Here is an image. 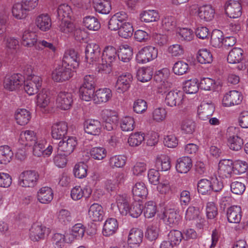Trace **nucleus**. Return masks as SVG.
<instances>
[{"label": "nucleus", "mask_w": 248, "mask_h": 248, "mask_svg": "<svg viewBox=\"0 0 248 248\" xmlns=\"http://www.w3.org/2000/svg\"><path fill=\"white\" fill-rule=\"evenodd\" d=\"M158 12L155 10L145 11L140 15L141 21L145 22H154L159 19Z\"/></svg>", "instance_id": "53"}, {"label": "nucleus", "mask_w": 248, "mask_h": 248, "mask_svg": "<svg viewBox=\"0 0 248 248\" xmlns=\"http://www.w3.org/2000/svg\"><path fill=\"white\" fill-rule=\"evenodd\" d=\"M197 57L198 62L202 64L210 63L213 61L212 54L207 49H200Z\"/></svg>", "instance_id": "49"}, {"label": "nucleus", "mask_w": 248, "mask_h": 248, "mask_svg": "<svg viewBox=\"0 0 248 248\" xmlns=\"http://www.w3.org/2000/svg\"><path fill=\"white\" fill-rule=\"evenodd\" d=\"M37 104L40 108H45L49 103V98L46 91H42L36 96Z\"/></svg>", "instance_id": "64"}, {"label": "nucleus", "mask_w": 248, "mask_h": 248, "mask_svg": "<svg viewBox=\"0 0 248 248\" xmlns=\"http://www.w3.org/2000/svg\"><path fill=\"white\" fill-rule=\"evenodd\" d=\"M77 145L76 137H69L66 140L62 139L58 144V151L65 156H68L73 153Z\"/></svg>", "instance_id": "8"}, {"label": "nucleus", "mask_w": 248, "mask_h": 248, "mask_svg": "<svg viewBox=\"0 0 248 248\" xmlns=\"http://www.w3.org/2000/svg\"><path fill=\"white\" fill-rule=\"evenodd\" d=\"M80 98L86 101H93L95 94V89L85 88L84 86H80L79 89Z\"/></svg>", "instance_id": "51"}, {"label": "nucleus", "mask_w": 248, "mask_h": 248, "mask_svg": "<svg viewBox=\"0 0 248 248\" xmlns=\"http://www.w3.org/2000/svg\"><path fill=\"white\" fill-rule=\"evenodd\" d=\"M132 192L135 199H139L138 198L143 199L148 194L147 189L142 182L137 183L133 187Z\"/></svg>", "instance_id": "41"}, {"label": "nucleus", "mask_w": 248, "mask_h": 248, "mask_svg": "<svg viewBox=\"0 0 248 248\" xmlns=\"http://www.w3.org/2000/svg\"><path fill=\"white\" fill-rule=\"evenodd\" d=\"M192 166V161L190 157L183 156L177 159L175 166L176 170L180 173H186Z\"/></svg>", "instance_id": "23"}, {"label": "nucleus", "mask_w": 248, "mask_h": 248, "mask_svg": "<svg viewBox=\"0 0 248 248\" xmlns=\"http://www.w3.org/2000/svg\"><path fill=\"white\" fill-rule=\"evenodd\" d=\"M172 70L175 74L183 75L187 72L189 70V66L187 63L180 61L175 63Z\"/></svg>", "instance_id": "55"}, {"label": "nucleus", "mask_w": 248, "mask_h": 248, "mask_svg": "<svg viewBox=\"0 0 248 248\" xmlns=\"http://www.w3.org/2000/svg\"><path fill=\"white\" fill-rule=\"evenodd\" d=\"M164 215L170 225L177 224L180 219V216L178 212L174 209L167 210Z\"/></svg>", "instance_id": "48"}, {"label": "nucleus", "mask_w": 248, "mask_h": 248, "mask_svg": "<svg viewBox=\"0 0 248 248\" xmlns=\"http://www.w3.org/2000/svg\"><path fill=\"white\" fill-rule=\"evenodd\" d=\"M152 77V74L150 68H141L137 71V79L142 82H145L150 80Z\"/></svg>", "instance_id": "54"}, {"label": "nucleus", "mask_w": 248, "mask_h": 248, "mask_svg": "<svg viewBox=\"0 0 248 248\" xmlns=\"http://www.w3.org/2000/svg\"><path fill=\"white\" fill-rule=\"evenodd\" d=\"M133 80V77L130 73L123 74L118 78L115 88L119 93H124L128 90Z\"/></svg>", "instance_id": "16"}, {"label": "nucleus", "mask_w": 248, "mask_h": 248, "mask_svg": "<svg viewBox=\"0 0 248 248\" xmlns=\"http://www.w3.org/2000/svg\"><path fill=\"white\" fill-rule=\"evenodd\" d=\"M51 136L55 140L66 139L65 135L68 130V125L64 122H59L53 124L51 126Z\"/></svg>", "instance_id": "14"}, {"label": "nucleus", "mask_w": 248, "mask_h": 248, "mask_svg": "<svg viewBox=\"0 0 248 248\" xmlns=\"http://www.w3.org/2000/svg\"><path fill=\"white\" fill-rule=\"evenodd\" d=\"M144 140L143 133L136 132L130 135L128 140V142L131 146H137L140 145Z\"/></svg>", "instance_id": "56"}, {"label": "nucleus", "mask_w": 248, "mask_h": 248, "mask_svg": "<svg viewBox=\"0 0 248 248\" xmlns=\"http://www.w3.org/2000/svg\"><path fill=\"white\" fill-rule=\"evenodd\" d=\"M23 81L24 89L30 95L37 93L42 86L41 78L36 75H33L31 78H26V80L24 79Z\"/></svg>", "instance_id": "5"}, {"label": "nucleus", "mask_w": 248, "mask_h": 248, "mask_svg": "<svg viewBox=\"0 0 248 248\" xmlns=\"http://www.w3.org/2000/svg\"><path fill=\"white\" fill-rule=\"evenodd\" d=\"M112 96L111 90L108 88L99 89L95 92L93 102L95 104H100L108 102Z\"/></svg>", "instance_id": "25"}, {"label": "nucleus", "mask_w": 248, "mask_h": 248, "mask_svg": "<svg viewBox=\"0 0 248 248\" xmlns=\"http://www.w3.org/2000/svg\"><path fill=\"white\" fill-rule=\"evenodd\" d=\"M199 88V85L197 78L191 79L186 81L183 87L184 91L189 94L196 93L198 91Z\"/></svg>", "instance_id": "50"}, {"label": "nucleus", "mask_w": 248, "mask_h": 248, "mask_svg": "<svg viewBox=\"0 0 248 248\" xmlns=\"http://www.w3.org/2000/svg\"><path fill=\"white\" fill-rule=\"evenodd\" d=\"M133 55L132 47L128 45L122 46L118 51L119 59L124 62H127L131 60Z\"/></svg>", "instance_id": "39"}, {"label": "nucleus", "mask_w": 248, "mask_h": 248, "mask_svg": "<svg viewBox=\"0 0 248 248\" xmlns=\"http://www.w3.org/2000/svg\"><path fill=\"white\" fill-rule=\"evenodd\" d=\"M58 26L59 27L60 31L65 33L73 32L74 31V35H78L81 33V31L80 29H76L75 26L70 19H63L62 20H58Z\"/></svg>", "instance_id": "24"}, {"label": "nucleus", "mask_w": 248, "mask_h": 248, "mask_svg": "<svg viewBox=\"0 0 248 248\" xmlns=\"http://www.w3.org/2000/svg\"><path fill=\"white\" fill-rule=\"evenodd\" d=\"M13 156V153L7 145L0 146V164H7Z\"/></svg>", "instance_id": "44"}, {"label": "nucleus", "mask_w": 248, "mask_h": 248, "mask_svg": "<svg viewBox=\"0 0 248 248\" xmlns=\"http://www.w3.org/2000/svg\"><path fill=\"white\" fill-rule=\"evenodd\" d=\"M38 201L43 204H47L52 200L53 193L51 188L43 187L40 189L37 193Z\"/></svg>", "instance_id": "28"}, {"label": "nucleus", "mask_w": 248, "mask_h": 248, "mask_svg": "<svg viewBox=\"0 0 248 248\" xmlns=\"http://www.w3.org/2000/svg\"><path fill=\"white\" fill-rule=\"evenodd\" d=\"M90 155L92 157L96 160L104 159L107 155L106 150L103 147H94L90 150Z\"/></svg>", "instance_id": "61"}, {"label": "nucleus", "mask_w": 248, "mask_h": 248, "mask_svg": "<svg viewBox=\"0 0 248 248\" xmlns=\"http://www.w3.org/2000/svg\"><path fill=\"white\" fill-rule=\"evenodd\" d=\"M133 28L129 22H124L122 24L118 31L119 35L124 38H128L132 36Z\"/></svg>", "instance_id": "52"}, {"label": "nucleus", "mask_w": 248, "mask_h": 248, "mask_svg": "<svg viewBox=\"0 0 248 248\" xmlns=\"http://www.w3.org/2000/svg\"><path fill=\"white\" fill-rule=\"evenodd\" d=\"M211 181L206 179H202L197 184L199 193L202 195L210 194L212 192Z\"/></svg>", "instance_id": "47"}, {"label": "nucleus", "mask_w": 248, "mask_h": 248, "mask_svg": "<svg viewBox=\"0 0 248 248\" xmlns=\"http://www.w3.org/2000/svg\"><path fill=\"white\" fill-rule=\"evenodd\" d=\"M118 57V52L112 46L105 47L101 55V63L98 66V72L108 74L111 71V64Z\"/></svg>", "instance_id": "1"}, {"label": "nucleus", "mask_w": 248, "mask_h": 248, "mask_svg": "<svg viewBox=\"0 0 248 248\" xmlns=\"http://www.w3.org/2000/svg\"><path fill=\"white\" fill-rule=\"evenodd\" d=\"M143 237V233L140 229L133 228L129 232L128 243L129 244L139 245L142 242Z\"/></svg>", "instance_id": "36"}, {"label": "nucleus", "mask_w": 248, "mask_h": 248, "mask_svg": "<svg viewBox=\"0 0 248 248\" xmlns=\"http://www.w3.org/2000/svg\"><path fill=\"white\" fill-rule=\"evenodd\" d=\"M198 15L204 21H211L214 17L215 10L211 5H204L199 8Z\"/></svg>", "instance_id": "35"}, {"label": "nucleus", "mask_w": 248, "mask_h": 248, "mask_svg": "<svg viewBox=\"0 0 248 248\" xmlns=\"http://www.w3.org/2000/svg\"><path fill=\"white\" fill-rule=\"evenodd\" d=\"M243 59V50L238 47L233 48L229 52L227 61L229 63L234 64L240 62Z\"/></svg>", "instance_id": "38"}, {"label": "nucleus", "mask_w": 248, "mask_h": 248, "mask_svg": "<svg viewBox=\"0 0 248 248\" xmlns=\"http://www.w3.org/2000/svg\"><path fill=\"white\" fill-rule=\"evenodd\" d=\"M24 78L20 74H14L11 76L5 77L3 82L4 87L9 91H14L18 88L22 84Z\"/></svg>", "instance_id": "13"}, {"label": "nucleus", "mask_w": 248, "mask_h": 248, "mask_svg": "<svg viewBox=\"0 0 248 248\" xmlns=\"http://www.w3.org/2000/svg\"><path fill=\"white\" fill-rule=\"evenodd\" d=\"M71 68L62 64L58 66L52 73V78L56 82H63L69 80L73 76Z\"/></svg>", "instance_id": "7"}, {"label": "nucleus", "mask_w": 248, "mask_h": 248, "mask_svg": "<svg viewBox=\"0 0 248 248\" xmlns=\"http://www.w3.org/2000/svg\"><path fill=\"white\" fill-rule=\"evenodd\" d=\"M134 119L130 116L124 118L121 122V127L123 131H130L134 128Z\"/></svg>", "instance_id": "62"}, {"label": "nucleus", "mask_w": 248, "mask_h": 248, "mask_svg": "<svg viewBox=\"0 0 248 248\" xmlns=\"http://www.w3.org/2000/svg\"><path fill=\"white\" fill-rule=\"evenodd\" d=\"M233 173L240 174L245 173L248 168V165L245 161L237 160L233 163Z\"/></svg>", "instance_id": "63"}, {"label": "nucleus", "mask_w": 248, "mask_h": 248, "mask_svg": "<svg viewBox=\"0 0 248 248\" xmlns=\"http://www.w3.org/2000/svg\"><path fill=\"white\" fill-rule=\"evenodd\" d=\"M4 42L5 49L8 52L16 50L19 46L18 40L13 37H5Z\"/></svg>", "instance_id": "59"}, {"label": "nucleus", "mask_w": 248, "mask_h": 248, "mask_svg": "<svg viewBox=\"0 0 248 248\" xmlns=\"http://www.w3.org/2000/svg\"><path fill=\"white\" fill-rule=\"evenodd\" d=\"M37 42V36L35 32L29 30L24 31L22 37V44L27 47H32Z\"/></svg>", "instance_id": "32"}, {"label": "nucleus", "mask_w": 248, "mask_h": 248, "mask_svg": "<svg viewBox=\"0 0 248 248\" xmlns=\"http://www.w3.org/2000/svg\"><path fill=\"white\" fill-rule=\"evenodd\" d=\"M224 35L222 31L219 30L213 31L210 38V43L215 47L223 46Z\"/></svg>", "instance_id": "43"}, {"label": "nucleus", "mask_w": 248, "mask_h": 248, "mask_svg": "<svg viewBox=\"0 0 248 248\" xmlns=\"http://www.w3.org/2000/svg\"><path fill=\"white\" fill-rule=\"evenodd\" d=\"M156 213V204L153 201L146 203L143 209L144 216L146 218H151L155 216Z\"/></svg>", "instance_id": "57"}, {"label": "nucleus", "mask_w": 248, "mask_h": 248, "mask_svg": "<svg viewBox=\"0 0 248 248\" xmlns=\"http://www.w3.org/2000/svg\"><path fill=\"white\" fill-rule=\"evenodd\" d=\"M224 9L226 14L230 18H238L242 15L241 5L237 0H229L226 1Z\"/></svg>", "instance_id": "11"}, {"label": "nucleus", "mask_w": 248, "mask_h": 248, "mask_svg": "<svg viewBox=\"0 0 248 248\" xmlns=\"http://www.w3.org/2000/svg\"><path fill=\"white\" fill-rule=\"evenodd\" d=\"M155 167L158 170L167 171L170 169L171 164L170 157L165 155H160L156 157Z\"/></svg>", "instance_id": "33"}, {"label": "nucleus", "mask_w": 248, "mask_h": 248, "mask_svg": "<svg viewBox=\"0 0 248 248\" xmlns=\"http://www.w3.org/2000/svg\"><path fill=\"white\" fill-rule=\"evenodd\" d=\"M103 113L107 116L106 118L104 117V128L108 131L113 130L116 127V124L118 121V116L115 112H112L108 110L103 111Z\"/></svg>", "instance_id": "21"}, {"label": "nucleus", "mask_w": 248, "mask_h": 248, "mask_svg": "<svg viewBox=\"0 0 248 248\" xmlns=\"http://www.w3.org/2000/svg\"><path fill=\"white\" fill-rule=\"evenodd\" d=\"M116 202L118 208L123 216L127 215L129 206L128 199L125 195H119L116 197Z\"/></svg>", "instance_id": "42"}, {"label": "nucleus", "mask_w": 248, "mask_h": 248, "mask_svg": "<svg viewBox=\"0 0 248 248\" xmlns=\"http://www.w3.org/2000/svg\"><path fill=\"white\" fill-rule=\"evenodd\" d=\"M29 11L23 5L22 2L15 3L12 9L13 16L17 19H23L26 17Z\"/></svg>", "instance_id": "46"}, {"label": "nucleus", "mask_w": 248, "mask_h": 248, "mask_svg": "<svg viewBox=\"0 0 248 248\" xmlns=\"http://www.w3.org/2000/svg\"><path fill=\"white\" fill-rule=\"evenodd\" d=\"M118 228L117 220L114 218H109L105 221L102 232L104 236H109L114 234Z\"/></svg>", "instance_id": "31"}, {"label": "nucleus", "mask_w": 248, "mask_h": 248, "mask_svg": "<svg viewBox=\"0 0 248 248\" xmlns=\"http://www.w3.org/2000/svg\"><path fill=\"white\" fill-rule=\"evenodd\" d=\"M101 48L99 46L94 43L89 44L85 49V58L87 62L91 63H96L98 66L101 63Z\"/></svg>", "instance_id": "4"}, {"label": "nucleus", "mask_w": 248, "mask_h": 248, "mask_svg": "<svg viewBox=\"0 0 248 248\" xmlns=\"http://www.w3.org/2000/svg\"><path fill=\"white\" fill-rule=\"evenodd\" d=\"M232 172H233V162L230 159H223L219 162L218 172L222 178L231 177Z\"/></svg>", "instance_id": "18"}, {"label": "nucleus", "mask_w": 248, "mask_h": 248, "mask_svg": "<svg viewBox=\"0 0 248 248\" xmlns=\"http://www.w3.org/2000/svg\"><path fill=\"white\" fill-rule=\"evenodd\" d=\"M93 4L95 11L102 14H108L111 10L110 0H93Z\"/></svg>", "instance_id": "30"}, {"label": "nucleus", "mask_w": 248, "mask_h": 248, "mask_svg": "<svg viewBox=\"0 0 248 248\" xmlns=\"http://www.w3.org/2000/svg\"><path fill=\"white\" fill-rule=\"evenodd\" d=\"M20 143L25 146H32L38 140L36 133L32 130H25L20 133L19 137Z\"/></svg>", "instance_id": "22"}, {"label": "nucleus", "mask_w": 248, "mask_h": 248, "mask_svg": "<svg viewBox=\"0 0 248 248\" xmlns=\"http://www.w3.org/2000/svg\"><path fill=\"white\" fill-rule=\"evenodd\" d=\"M30 232V238L33 241L43 240L49 233L48 228L38 223L33 224Z\"/></svg>", "instance_id": "6"}, {"label": "nucleus", "mask_w": 248, "mask_h": 248, "mask_svg": "<svg viewBox=\"0 0 248 248\" xmlns=\"http://www.w3.org/2000/svg\"><path fill=\"white\" fill-rule=\"evenodd\" d=\"M88 214L90 218L92 221H101L104 216L103 208L98 203H93L90 206Z\"/></svg>", "instance_id": "29"}, {"label": "nucleus", "mask_w": 248, "mask_h": 248, "mask_svg": "<svg viewBox=\"0 0 248 248\" xmlns=\"http://www.w3.org/2000/svg\"><path fill=\"white\" fill-rule=\"evenodd\" d=\"M236 130L235 127H231L228 128L227 130V135L229 137L228 138V145L230 149L238 151L242 149L244 142L242 139L237 135H232L231 133L233 132Z\"/></svg>", "instance_id": "15"}, {"label": "nucleus", "mask_w": 248, "mask_h": 248, "mask_svg": "<svg viewBox=\"0 0 248 248\" xmlns=\"http://www.w3.org/2000/svg\"><path fill=\"white\" fill-rule=\"evenodd\" d=\"M183 235L181 232L173 230L171 231L168 234V239L171 245H176L178 244L182 240Z\"/></svg>", "instance_id": "60"}, {"label": "nucleus", "mask_w": 248, "mask_h": 248, "mask_svg": "<svg viewBox=\"0 0 248 248\" xmlns=\"http://www.w3.org/2000/svg\"><path fill=\"white\" fill-rule=\"evenodd\" d=\"M84 25L89 30L98 31L101 27L98 19L93 16H86L83 18Z\"/></svg>", "instance_id": "45"}, {"label": "nucleus", "mask_w": 248, "mask_h": 248, "mask_svg": "<svg viewBox=\"0 0 248 248\" xmlns=\"http://www.w3.org/2000/svg\"><path fill=\"white\" fill-rule=\"evenodd\" d=\"M30 111L26 109H17L15 113V119L17 123L21 125L27 124L31 119Z\"/></svg>", "instance_id": "40"}, {"label": "nucleus", "mask_w": 248, "mask_h": 248, "mask_svg": "<svg viewBox=\"0 0 248 248\" xmlns=\"http://www.w3.org/2000/svg\"><path fill=\"white\" fill-rule=\"evenodd\" d=\"M58 20L70 19L73 16L71 7L66 4L60 5L57 10Z\"/></svg>", "instance_id": "34"}, {"label": "nucleus", "mask_w": 248, "mask_h": 248, "mask_svg": "<svg viewBox=\"0 0 248 248\" xmlns=\"http://www.w3.org/2000/svg\"><path fill=\"white\" fill-rule=\"evenodd\" d=\"M73 171L76 177L79 179L84 178L87 176V166L84 163L76 164Z\"/></svg>", "instance_id": "58"}, {"label": "nucleus", "mask_w": 248, "mask_h": 248, "mask_svg": "<svg viewBox=\"0 0 248 248\" xmlns=\"http://www.w3.org/2000/svg\"><path fill=\"white\" fill-rule=\"evenodd\" d=\"M79 58L78 53L73 49L67 50L63 57L62 64L64 66L76 69L79 66Z\"/></svg>", "instance_id": "10"}, {"label": "nucleus", "mask_w": 248, "mask_h": 248, "mask_svg": "<svg viewBox=\"0 0 248 248\" xmlns=\"http://www.w3.org/2000/svg\"><path fill=\"white\" fill-rule=\"evenodd\" d=\"M213 104L203 103L198 108V114L200 119L203 121L208 120L215 111Z\"/></svg>", "instance_id": "20"}, {"label": "nucleus", "mask_w": 248, "mask_h": 248, "mask_svg": "<svg viewBox=\"0 0 248 248\" xmlns=\"http://www.w3.org/2000/svg\"><path fill=\"white\" fill-rule=\"evenodd\" d=\"M184 96L182 91H170L166 95L165 103L166 105L170 107L179 106L183 103Z\"/></svg>", "instance_id": "9"}, {"label": "nucleus", "mask_w": 248, "mask_h": 248, "mask_svg": "<svg viewBox=\"0 0 248 248\" xmlns=\"http://www.w3.org/2000/svg\"><path fill=\"white\" fill-rule=\"evenodd\" d=\"M127 214L133 217L137 218L139 217L143 211V205L140 199H135L131 205L128 207Z\"/></svg>", "instance_id": "37"}, {"label": "nucleus", "mask_w": 248, "mask_h": 248, "mask_svg": "<svg viewBox=\"0 0 248 248\" xmlns=\"http://www.w3.org/2000/svg\"><path fill=\"white\" fill-rule=\"evenodd\" d=\"M73 94L72 93L61 91L57 95L56 100L58 107L63 110L70 109L73 103Z\"/></svg>", "instance_id": "12"}, {"label": "nucleus", "mask_w": 248, "mask_h": 248, "mask_svg": "<svg viewBox=\"0 0 248 248\" xmlns=\"http://www.w3.org/2000/svg\"><path fill=\"white\" fill-rule=\"evenodd\" d=\"M243 99L241 93L237 91H231L226 93L223 99L222 104L225 107H230L240 104Z\"/></svg>", "instance_id": "17"}, {"label": "nucleus", "mask_w": 248, "mask_h": 248, "mask_svg": "<svg viewBox=\"0 0 248 248\" xmlns=\"http://www.w3.org/2000/svg\"><path fill=\"white\" fill-rule=\"evenodd\" d=\"M85 131L91 135H99L101 132L102 124L99 121L89 119L84 122Z\"/></svg>", "instance_id": "19"}, {"label": "nucleus", "mask_w": 248, "mask_h": 248, "mask_svg": "<svg viewBox=\"0 0 248 248\" xmlns=\"http://www.w3.org/2000/svg\"><path fill=\"white\" fill-rule=\"evenodd\" d=\"M35 24L41 31H46L49 30L51 27V19L47 14H41L36 17Z\"/></svg>", "instance_id": "27"}, {"label": "nucleus", "mask_w": 248, "mask_h": 248, "mask_svg": "<svg viewBox=\"0 0 248 248\" xmlns=\"http://www.w3.org/2000/svg\"><path fill=\"white\" fill-rule=\"evenodd\" d=\"M227 217L230 223H238L242 217L241 208L239 206H232L228 208Z\"/></svg>", "instance_id": "26"}, {"label": "nucleus", "mask_w": 248, "mask_h": 248, "mask_svg": "<svg viewBox=\"0 0 248 248\" xmlns=\"http://www.w3.org/2000/svg\"><path fill=\"white\" fill-rule=\"evenodd\" d=\"M158 50L154 46H149L141 49L137 54L136 61L138 63H144L157 57Z\"/></svg>", "instance_id": "3"}, {"label": "nucleus", "mask_w": 248, "mask_h": 248, "mask_svg": "<svg viewBox=\"0 0 248 248\" xmlns=\"http://www.w3.org/2000/svg\"><path fill=\"white\" fill-rule=\"evenodd\" d=\"M39 178V175L35 170H26L20 174L18 183L22 187H33L36 185Z\"/></svg>", "instance_id": "2"}]
</instances>
